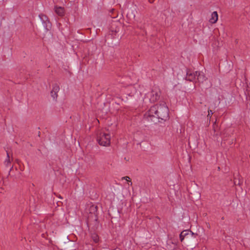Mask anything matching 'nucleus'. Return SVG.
<instances>
[{"instance_id":"nucleus-1","label":"nucleus","mask_w":250,"mask_h":250,"mask_svg":"<svg viewBox=\"0 0 250 250\" xmlns=\"http://www.w3.org/2000/svg\"><path fill=\"white\" fill-rule=\"evenodd\" d=\"M144 118L148 122H156L159 119L166 120L168 118V109L165 104L155 105L145 113Z\"/></svg>"},{"instance_id":"nucleus-2","label":"nucleus","mask_w":250,"mask_h":250,"mask_svg":"<svg viewBox=\"0 0 250 250\" xmlns=\"http://www.w3.org/2000/svg\"><path fill=\"white\" fill-rule=\"evenodd\" d=\"M111 136L108 130L101 131L97 136V141L101 146H108L110 143Z\"/></svg>"},{"instance_id":"nucleus-3","label":"nucleus","mask_w":250,"mask_h":250,"mask_svg":"<svg viewBox=\"0 0 250 250\" xmlns=\"http://www.w3.org/2000/svg\"><path fill=\"white\" fill-rule=\"evenodd\" d=\"M160 91L158 88H154L150 92L145 94V102L152 103L156 101L160 97Z\"/></svg>"},{"instance_id":"nucleus-4","label":"nucleus","mask_w":250,"mask_h":250,"mask_svg":"<svg viewBox=\"0 0 250 250\" xmlns=\"http://www.w3.org/2000/svg\"><path fill=\"white\" fill-rule=\"evenodd\" d=\"M40 20H41L44 28L45 30H48L50 26L51 23L48 20V19L46 16L43 14H42L39 16Z\"/></svg>"},{"instance_id":"nucleus-5","label":"nucleus","mask_w":250,"mask_h":250,"mask_svg":"<svg viewBox=\"0 0 250 250\" xmlns=\"http://www.w3.org/2000/svg\"><path fill=\"white\" fill-rule=\"evenodd\" d=\"M198 71L191 72L188 70L187 72L186 79L189 81L195 80L197 77Z\"/></svg>"},{"instance_id":"nucleus-6","label":"nucleus","mask_w":250,"mask_h":250,"mask_svg":"<svg viewBox=\"0 0 250 250\" xmlns=\"http://www.w3.org/2000/svg\"><path fill=\"white\" fill-rule=\"evenodd\" d=\"M218 19V16L216 11L213 12L209 18V21L211 23H215L217 22Z\"/></svg>"},{"instance_id":"nucleus-7","label":"nucleus","mask_w":250,"mask_h":250,"mask_svg":"<svg viewBox=\"0 0 250 250\" xmlns=\"http://www.w3.org/2000/svg\"><path fill=\"white\" fill-rule=\"evenodd\" d=\"M54 11L55 13L59 16H62L64 13V10L62 7L55 6Z\"/></svg>"},{"instance_id":"nucleus-8","label":"nucleus","mask_w":250,"mask_h":250,"mask_svg":"<svg viewBox=\"0 0 250 250\" xmlns=\"http://www.w3.org/2000/svg\"><path fill=\"white\" fill-rule=\"evenodd\" d=\"M197 79L199 82H203L206 80V77L203 72H198Z\"/></svg>"},{"instance_id":"nucleus-9","label":"nucleus","mask_w":250,"mask_h":250,"mask_svg":"<svg viewBox=\"0 0 250 250\" xmlns=\"http://www.w3.org/2000/svg\"><path fill=\"white\" fill-rule=\"evenodd\" d=\"M130 88L132 89V91L129 94V96L137 97L140 94V92L138 93L133 86H131Z\"/></svg>"},{"instance_id":"nucleus-10","label":"nucleus","mask_w":250,"mask_h":250,"mask_svg":"<svg viewBox=\"0 0 250 250\" xmlns=\"http://www.w3.org/2000/svg\"><path fill=\"white\" fill-rule=\"evenodd\" d=\"M10 164L11 163H10V158H9V153L8 152H7V157L4 162V165L6 167H10Z\"/></svg>"},{"instance_id":"nucleus-11","label":"nucleus","mask_w":250,"mask_h":250,"mask_svg":"<svg viewBox=\"0 0 250 250\" xmlns=\"http://www.w3.org/2000/svg\"><path fill=\"white\" fill-rule=\"evenodd\" d=\"M59 90H60L59 86L58 85L55 84L53 86V88H52V90L51 91H53V92L57 93Z\"/></svg>"},{"instance_id":"nucleus-12","label":"nucleus","mask_w":250,"mask_h":250,"mask_svg":"<svg viewBox=\"0 0 250 250\" xmlns=\"http://www.w3.org/2000/svg\"><path fill=\"white\" fill-rule=\"evenodd\" d=\"M188 233H187V231H182L180 235V239H181V240L182 241L183 239H184V237L185 236H186V235H187Z\"/></svg>"},{"instance_id":"nucleus-13","label":"nucleus","mask_w":250,"mask_h":250,"mask_svg":"<svg viewBox=\"0 0 250 250\" xmlns=\"http://www.w3.org/2000/svg\"><path fill=\"white\" fill-rule=\"evenodd\" d=\"M92 239H93V241L95 243H97L98 242V241H99V237H98L97 235L93 234L92 235Z\"/></svg>"},{"instance_id":"nucleus-14","label":"nucleus","mask_w":250,"mask_h":250,"mask_svg":"<svg viewBox=\"0 0 250 250\" xmlns=\"http://www.w3.org/2000/svg\"><path fill=\"white\" fill-rule=\"evenodd\" d=\"M51 96L53 98V99H56L57 97V93L53 92V91L51 92Z\"/></svg>"},{"instance_id":"nucleus-15","label":"nucleus","mask_w":250,"mask_h":250,"mask_svg":"<svg viewBox=\"0 0 250 250\" xmlns=\"http://www.w3.org/2000/svg\"><path fill=\"white\" fill-rule=\"evenodd\" d=\"M126 181L128 182V185H132V182L130 181V178L128 177H125L124 178Z\"/></svg>"},{"instance_id":"nucleus-16","label":"nucleus","mask_w":250,"mask_h":250,"mask_svg":"<svg viewBox=\"0 0 250 250\" xmlns=\"http://www.w3.org/2000/svg\"><path fill=\"white\" fill-rule=\"evenodd\" d=\"M208 116H209L210 117V116L212 115L213 113H212V111L210 110H208Z\"/></svg>"},{"instance_id":"nucleus-17","label":"nucleus","mask_w":250,"mask_h":250,"mask_svg":"<svg viewBox=\"0 0 250 250\" xmlns=\"http://www.w3.org/2000/svg\"><path fill=\"white\" fill-rule=\"evenodd\" d=\"M12 168H13V167H10V169H9V172H10L11 171L13 170V169Z\"/></svg>"},{"instance_id":"nucleus-18","label":"nucleus","mask_w":250,"mask_h":250,"mask_svg":"<svg viewBox=\"0 0 250 250\" xmlns=\"http://www.w3.org/2000/svg\"><path fill=\"white\" fill-rule=\"evenodd\" d=\"M240 184H241V183H240V182L239 181L238 184V185H240Z\"/></svg>"},{"instance_id":"nucleus-19","label":"nucleus","mask_w":250,"mask_h":250,"mask_svg":"<svg viewBox=\"0 0 250 250\" xmlns=\"http://www.w3.org/2000/svg\"><path fill=\"white\" fill-rule=\"evenodd\" d=\"M234 183H235V184H236V181H235V182H234Z\"/></svg>"}]
</instances>
